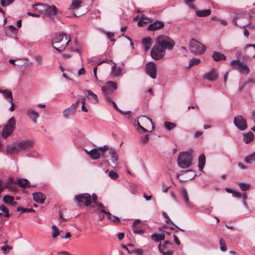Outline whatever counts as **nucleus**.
Here are the masks:
<instances>
[{
    "instance_id": "f257e3e1",
    "label": "nucleus",
    "mask_w": 255,
    "mask_h": 255,
    "mask_svg": "<svg viewBox=\"0 0 255 255\" xmlns=\"http://www.w3.org/2000/svg\"><path fill=\"white\" fill-rule=\"evenodd\" d=\"M174 45V41L170 37L164 35H159L151 50V57L155 60L162 59L165 54L166 50H171Z\"/></svg>"
},
{
    "instance_id": "f03ea898",
    "label": "nucleus",
    "mask_w": 255,
    "mask_h": 255,
    "mask_svg": "<svg viewBox=\"0 0 255 255\" xmlns=\"http://www.w3.org/2000/svg\"><path fill=\"white\" fill-rule=\"evenodd\" d=\"M33 10L40 14H44L49 16H54L58 13V9L54 5L47 4L37 3L33 4Z\"/></svg>"
},
{
    "instance_id": "7ed1b4c3",
    "label": "nucleus",
    "mask_w": 255,
    "mask_h": 255,
    "mask_svg": "<svg viewBox=\"0 0 255 255\" xmlns=\"http://www.w3.org/2000/svg\"><path fill=\"white\" fill-rule=\"evenodd\" d=\"M32 142L29 140H22L21 142H15L6 147L8 152L18 153L21 151L26 149L32 145Z\"/></svg>"
},
{
    "instance_id": "20e7f679",
    "label": "nucleus",
    "mask_w": 255,
    "mask_h": 255,
    "mask_svg": "<svg viewBox=\"0 0 255 255\" xmlns=\"http://www.w3.org/2000/svg\"><path fill=\"white\" fill-rule=\"evenodd\" d=\"M69 41L65 33L60 34L52 40L53 47L61 52L65 49Z\"/></svg>"
},
{
    "instance_id": "39448f33",
    "label": "nucleus",
    "mask_w": 255,
    "mask_h": 255,
    "mask_svg": "<svg viewBox=\"0 0 255 255\" xmlns=\"http://www.w3.org/2000/svg\"><path fill=\"white\" fill-rule=\"evenodd\" d=\"M178 165L182 168H186L192 164V157L191 153L188 151L181 152L179 154L177 160Z\"/></svg>"
},
{
    "instance_id": "423d86ee",
    "label": "nucleus",
    "mask_w": 255,
    "mask_h": 255,
    "mask_svg": "<svg viewBox=\"0 0 255 255\" xmlns=\"http://www.w3.org/2000/svg\"><path fill=\"white\" fill-rule=\"evenodd\" d=\"M16 128V121L14 117L10 118L4 126L1 134L2 137L6 138Z\"/></svg>"
},
{
    "instance_id": "0eeeda50",
    "label": "nucleus",
    "mask_w": 255,
    "mask_h": 255,
    "mask_svg": "<svg viewBox=\"0 0 255 255\" xmlns=\"http://www.w3.org/2000/svg\"><path fill=\"white\" fill-rule=\"evenodd\" d=\"M189 48L190 51L194 54L201 55L203 54L206 47L205 45L193 38L189 42Z\"/></svg>"
},
{
    "instance_id": "6e6552de",
    "label": "nucleus",
    "mask_w": 255,
    "mask_h": 255,
    "mask_svg": "<svg viewBox=\"0 0 255 255\" xmlns=\"http://www.w3.org/2000/svg\"><path fill=\"white\" fill-rule=\"evenodd\" d=\"M117 86L118 85L116 82L109 81L105 86L102 87V90L103 94L108 102L111 101L112 95L114 92L113 89L116 90Z\"/></svg>"
},
{
    "instance_id": "1a4fd4ad",
    "label": "nucleus",
    "mask_w": 255,
    "mask_h": 255,
    "mask_svg": "<svg viewBox=\"0 0 255 255\" xmlns=\"http://www.w3.org/2000/svg\"><path fill=\"white\" fill-rule=\"evenodd\" d=\"M109 149V147L107 145H104L103 147L93 148L92 149L91 157L94 160L98 159L101 156L106 158L108 156L107 153Z\"/></svg>"
},
{
    "instance_id": "9d476101",
    "label": "nucleus",
    "mask_w": 255,
    "mask_h": 255,
    "mask_svg": "<svg viewBox=\"0 0 255 255\" xmlns=\"http://www.w3.org/2000/svg\"><path fill=\"white\" fill-rule=\"evenodd\" d=\"M159 252L163 255H173V246L170 242L166 241L163 243H160L158 247Z\"/></svg>"
},
{
    "instance_id": "9b49d317",
    "label": "nucleus",
    "mask_w": 255,
    "mask_h": 255,
    "mask_svg": "<svg viewBox=\"0 0 255 255\" xmlns=\"http://www.w3.org/2000/svg\"><path fill=\"white\" fill-rule=\"evenodd\" d=\"M234 124L240 130H245L248 128L247 120L241 115L236 116L234 118Z\"/></svg>"
},
{
    "instance_id": "f8f14e48",
    "label": "nucleus",
    "mask_w": 255,
    "mask_h": 255,
    "mask_svg": "<svg viewBox=\"0 0 255 255\" xmlns=\"http://www.w3.org/2000/svg\"><path fill=\"white\" fill-rule=\"evenodd\" d=\"M74 200L77 203H82L85 205L89 206L91 203V196L88 193H83L76 195Z\"/></svg>"
},
{
    "instance_id": "ddd939ff",
    "label": "nucleus",
    "mask_w": 255,
    "mask_h": 255,
    "mask_svg": "<svg viewBox=\"0 0 255 255\" xmlns=\"http://www.w3.org/2000/svg\"><path fill=\"white\" fill-rule=\"evenodd\" d=\"M231 65L234 69L239 70L240 72L248 74L250 69L247 64L240 62L238 60H234L231 61Z\"/></svg>"
},
{
    "instance_id": "4468645a",
    "label": "nucleus",
    "mask_w": 255,
    "mask_h": 255,
    "mask_svg": "<svg viewBox=\"0 0 255 255\" xmlns=\"http://www.w3.org/2000/svg\"><path fill=\"white\" fill-rule=\"evenodd\" d=\"M146 71L147 74L152 79L156 77V67L153 62H149L146 64Z\"/></svg>"
},
{
    "instance_id": "2eb2a0df",
    "label": "nucleus",
    "mask_w": 255,
    "mask_h": 255,
    "mask_svg": "<svg viewBox=\"0 0 255 255\" xmlns=\"http://www.w3.org/2000/svg\"><path fill=\"white\" fill-rule=\"evenodd\" d=\"M246 56L249 58H253L255 56V45L249 44L245 48Z\"/></svg>"
},
{
    "instance_id": "dca6fc26",
    "label": "nucleus",
    "mask_w": 255,
    "mask_h": 255,
    "mask_svg": "<svg viewBox=\"0 0 255 255\" xmlns=\"http://www.w3.org/2000/svg\"><path fill=\"white\" fill-rule=\"evenodd\" d=\"M164 26V23L163 22L157 20L149 24L148 26V29L150 31H154L163 28Z\"/></svg>"
},
{
    "instance_id": "f3484780",
    "label": "nucleus",
    "mask_w": 255,
    "mask_h": 255,
    "mask_svg": "<svg viewBox=\"0 0 255 255\" xmlns=\"http://www.w3.org/2000/svg\"><path fill=\"white\" fill-rule=\"evenodd\" d=\"M203 78L210 81H214L218 79V76L214 70H211L205 74Z\"/></svg>"
},
{
    "instance_id": "a211bd4d",
    "label": "nucleus",
    "mask_w": 255,
    "mask_h": 255,
    "mask_svg": "<svg viewBox=\"0 0 255 255\" xmlns=\"http://www.w3.org/2000/svg\"><path fill=\"white\" fill-rule=\"evenodd\" d=\"M142 43L143 49L145 52H147L150 48L152 44V39L150 37L144 38L142 40Z\"/></svg>"
},
{
    "instance_id": "6ab92c4d",
    "label": "nucleus",
    "mask_w": 255,
    "mask_h": 255,
    "mask_svg": "<svg viewBox=\"0 0 255 255\" xmlns=\"http://www.w3.org/2000/svg\"><path fill=\"white\" fill-rule=\"evenodd\" d=\"M188 173H192V174L190 176H186V178L184 180H180L181 181L185 182L189 180H191L195 176V175L194 174L193 171L191 170H182L180 172V173H177L176 176L177 178H179V176L184 175L185 174H187Z\"/></svg>"
},
{
    "instance_id": "aec40b11",
    "label": "nucleus",
    "mask_w": 255,
    "mask_h": 255,
    "mask_svg": "<svg viewBox=\"0 0 255 255\" xmlns=\"http://www.w3.org/2000/svg\"><path fill=\"white\" fill-rule=\"evenodd\" d=\"M27 114L34 123H36L37 119L39 118L38 113L32 109H29L27 111Z\"/></svg>"
},
{
    "instance_id": "412c9836",
    "label": "nucleus",
    "mask_w": 255,
    "mask_h": 255,
    "mask_svg": "<svg viewBox=\"0 0 255 255\" xmlns=\"http://www.w3.org/2000/svg\"><path fill=\"white\" fill-rule=\"evenodd\" d=\"M34 200L39 203H43L45 200V195L40 192H35L32 194Z\"/></svg>"
},
{
    "instance_id": "4be33fe9",
    "label": "nucleus",
    "mask_w": 255,
    "mask_h": 255,
    "mask_svg": "<svg viewBox=\"0 0 255 255\" xmlns=\"http://www.w3.org/2000/svg\"><path fill=\"white\" fill-rule=\"evenodd\" d=\"M181 196L183 198L186 206L190 207V202H189V199L188 198V194L187 191L184 187L181 188Z\"/></svg>"
},
{
    "instance_id": "5701e85b",
    "label": "nucleus",
    "mask_w": 255,
    "mask_h": 255,
    "mask_svg": "<svg viewBox=\"0 0 255 255\" xmlns=\"http://www.w3.org/2000/svg\"><path fill=\"white\" fill-rule=\"evenodd\" d=\"M101 212L105 214L107 216L108 219L110 220L111 221L115 223H120V219H119V218L114 215H112L109 212H107L105 210L102 209Z\"/></svg>"
},
{
    "instance_id": "b1692460",
    "label": "nucleus",
    "mask_w": 255,
    "mask_h": 255,
    "mask_svg": "<svg viewBox=\"0 0 255 255\" xmlns=\"http://www.w3.org/2000/svg\"><path fill=\"white\" fill-rule=\"evenodd\" d=\"M87 92V98L95 103L99 102L98 96L97 95L93 93L91 90H86Z\"/></svg>"
},
{
    "instance_id": "393cba45",
    "label": "nucleus",
    "mask_w": 255,
    "mask_h": 255,
    "mask_svg": "<svg viewBox=\"0 0 255 255\" xmlns=\"http://www.w3.org/2000/svg\"><path fill=\"white\" fill-rule=\"evenodd\" d=\"M212 57L216 61H219L226 59V56L225 55L217 51H214L213 52L212 54Z\"/></svg>"
},
{
    "instance_id": "a878e982",
    "label": "nucleus",
    "mask_w": 255,
    "mask_h": 255,
    "mask_svg": "<svg viewBox=\"0 0 255 255\" xmlns=\"http://www.w3.org/2000/svg\"><path fill=\"white\" fill-rule=\"evenodd\" d=\"M109 154L111 155L112 162L115 163L116 162L118 159L119 157L118 154L116 153V150L113 148H109V149L107 151Z\"/></svg>"
},
{
    "instance_id": "bb28decb",
    "label": "nucleus",
    "mask_w": 255,
    "mask_h": 255,
    "mask_svg": "<svg viewBox=\"0 0 255 255\" xmlns=\"http://www.w3.org/2000/svg\"><path fill=\"white\" fill-rule=\"evenodd\" d=\"M206 158L204 154H201L198 158V167L200 171H202L205 164Z\"/></svg>"
},
{
    "instance_id": "cd10ccee",
    "label": "nucleus",
    "mask_w": 255,
    "mask_h": 255,
    "mask_svg": "<svg viewBox=\"0 0 255 255\" xmlns=\"http://www.w3.org/2000/svg\"><path fill=\"white\" fill-rule=\"evenodd\" d=\"M82 1L80 0H73L71 4L69 6L68 9L73 10L78 9L81 5Z\"/></svg>"
},
{
    "instance_id": "c85d7f7f",
    "label": "nucleus",
    "mask_w": 255,
    "mask_h": 255,
    "mask_svg": "<svg viewBox=\"0 0 255 255\" xmlns=\"http://www.w3.org/2000/svg\"><path fill=\"white\" fill-rule=\"evenodd\" d=\"M0 93H2L4 96L7 99L9 102H12L13 101L12 94L10 91L7 90H2L0 89Z\"/></svg>"
},
{
    "instance_id": "c756f323",
    "label": "nucleus",
    "mask_w": 255,
    "mask_h": 255,
    "mask_svg": "<svg viewBox=\"0 0 255 255\" xmlns=\"http://www.w3.org/2000/svg\"><path fill=\"white\" fill-rule=\"evenodd\" d=\"M211 14V10L209 9L196 10V14L199 17H205Z\"/></svg>"
},
{
    "instance_id": "7c9ffc66",
    "label": "nucleus",
    "mask_w": 255,
    "mask_h": 255,
    "mask_svg": "<svg viewBox=\"0 0 255 255\" xmlns=\"http://www.w3.org/2000/svg\"><path fill=\"white\" fill-rule=\"evenodd\" d=\"M254 138V133L249 131L246 134H244V141L246 143H249L252 141Z\"/></svg>"
},
{
    "instance_id": "2f4dec72",
    "label": "nucleus",
    "mask_w": 255,
    "mask_h": 255,
    "mask_svg": "<svg viewBox=\"0 0 255 255\" xmlns=\"http://www.w3.org/2000/svg\"><path fill=\"white\" fill-rule=\"evenodd\" d=\"M15 184L23 188H25L26 187H28L29 181L25 179H19L16 180Z\"/></svg>"
},
{
    "instance_id": "473e14b6",
    "label": "nucleus",
    "mask_w": 255,
    "mask_h": 255,
    "mask_svg": "<svg viewBox=\"0 0 255 255\" xmlns=\"http://www.w3.org/2000/svg\"><path fill=\"white\" fill-rule=\"evenodd\" d=\"M75 112V111L71 107H69L63 111V117L66 119H68L70 116L73 115Z\"/></svg>"
},
{
    "instance_id": "72a5a7b5",
    "label": "nucleus",
    "mask_w": 255,
    "mask_h": 255,
    "mask_svg": "<svg viewBox=\"0 0 255 255\" xmlns=\"http://www.w3.org/2000/svg\"><path fill=\"white\" fill-rule=\"evenodd\" d=\"M16 180L13 177H9L7 182L4 183L5 186V188H9L11 190H14L15 187L11 184L13 183L15 184Z\"/></svg>"
},
{
    "instance_id": "f704fd0d",
    "label": "nucleus",
    "mask_w": 255,
    "mask_h": 255,
    "mask_svg": "<svg viewBox=\"0 0 255 255\" xmlns=\"http://www.w3.org/2000/svg\"><path fill=\"white\" fill-rule=\"evenodd\" d=\"M150 22V19L145 16L144 15H142L140 20L138 22L137 24L139 26H144V24Z\"/></svg>"
},
{
    "instance_id": "c9c22d12",
    "label": "nucleus",
    "mask_w": 255,
    "mask_h": 255,
    "mask_svg": "<svg viewBox=\"0 0 255 255\" xmlns=\"http://www.w3.org/2000/svg\"><path fill=\"white\" fill-rule=\"evenodd\" d=\"M0 210L1 212H0L1 213V215L4 214V215L5 217H9L10 215L9 214L8 209L5 205H1L0 206Z\"/></svg>"
},
{
    "instance_id": "e433bc0d",
    "label": "nucleus",
    "mask_w": 255,
    "mask_h": 255,
    "mask_svg": "<svg viewBox=\"0 0 255 255\" xmlns=\"http://www.w3.org/2000/svg\"><path fill=\"white\" fill-rule=\"evenodd\" d=\"M52 236L53 238H55L60 235V231L56 225L52 226Z\"/></svg>"
},
{
    "instance_id": "4c0bfd02",
    "label": "nucleus",
    "mask_w": 255,
    "mask_h": 255,
    "mask_svg": "<svg viewBox=\"0 0 255 255\" xmlns=\"http://www.w3.org/2000/svg\"><path fill=\"white\" fill-rule=\"evenodd\" d=\"M255 161V151L249 156H248L246 159L245 161L248 163H252Z\"/></svg>"
},
{
    "instance_id": "58836bf2",
    "label": "nucleus",
    "mask_w": 255,
    "mask_h": 255,
    "mask_svg": "<svg viewBox=\"0 0 255 255\" xmlns=\"http://www.w3.org/2000/svg\"><path fill=\"white\" fill-rule=\"evenodd\" d=\"M14 200V198L10 195H5L3 197V202L7 204H10Z\"/></svg>"
},
{
    "instance_id": "ea45409f",
    "label": "nucleus",
    "mask_w": 255,
    "mask_h": 255,
    "mask_svg": "<svg viewBox=\"0 0 255 255\" xmlns=\"http://www.w3.org/2000/svg\"><path fill=\"white\" fill-rule=\"evenodd\" d=\"M164 125L165 127L169 130H171L176 127V125L174 123L169 122H165Z\"/></svg>"
},
{
    "instance_id": "a19ab883",
    "label": "nucleus",
    "mask_w": 255,
    "mask_h": 255,
    "mask_svg": "<svg viewBox=\"0 0 255 255\" xmlns=\"http://www.w3.org/2000/svg\"><path fill=\"white\" fill-rule=\"evenodd\" d=\"M220 250L223 252H226L227 251L226 244L225 240L221 238L220 240Z\"/></svg>"
},
{
    "instance_id": "79ce46f5",
    "label": "nucleus",
    "mask_w": 255,
    "mask_h": 255,
    "mask_svg": "<svg viewBox=\"0 0 255 255\" xmlns=\"http://www.w3.org/2000/svg\"><path fill=\"white\" fill-rule=\"evenodd\" d=\"M200 62H201V60L199 58H193L190 61L189 66L191 67L193 65H197L199 63H200Z\"/></svg>"
},
{
    "instance_id": "37998d69",
    "label": "nucleus",
    "mask_w": 255,
    "mask_h": 255,
    "mask_svg": "<svg viewBox=\"0 0 255 255\" xmlns=\"http://www.w3.org/2000/svg\"><path fill=\"white\" fill-rule=\"evenodd\" d=\"M139 119L141 121H144L145 120L148 121L150 123L151 125H152V130L154 129V126L153 123L150 118H149L146 116H142V117H140Z\"/></svg>"
},
{
    "instance_id": "c03bdc74",
    "label": "nucleus",
    "mask_w": 255,
    "mask_h": 255,
    "mask_svg": "<svg viewBox=\"0 0 255 255\" xmlns=\"http://www.w3.org/2000/svg\"><path fill=\"white\" fill-rule=\"evenodd\" d=\"M15 0H0V4L2 6H6L13 3Z\"/></svg>"
},
{
    "instance_id": "a18cd8bd",
    "label": "nucleus",
    "mask_w": 255,
    "mask_h": 255,
    "mask_svg": "<svg viewBox=\"0 0 255 255\" xmlns=\"http://www.w3.org/2000/svg\"><path fill=\"white\" fill-rule=\"evenodd\" d=\"M133 232L136 234L141 235L144 233L143 229L139 227H136L135 226L133 227Z\"/></svg>"
},
{
    "instance_id": "49530a36",
    "label": "nucleus",
    "mask_w": 255,
    "mask_h": 255,
    "mask_svg": "<svg viewBox=\"0 0 255 255\" xmlns=\"http://www.w3.org/2000/svg\"><path fill=\"white\" fill-rule=\"evenodd\" d=\"M122 71H123L122 68L119 67L115 70V71L112 74L113 76H116V77L121 76L122 73Z\"/></svg>"
},
{
    "instance_id": "de8ad7c7",
    "label": "nucleus",
    "mask_w": 255,
    "mask_h": 255,
    "mask_svg": "<svg viewBox=\"0 0 255 255\" xmlns=\"http://www.w3.org/2000/svg\"><path fill=\"white\" fill-rule=\"evenodd\" d=\"M17 211L18 212H20L21 213H25V212H31L33 211V210L32 208L30 209H26L24 208H21V207H18L17 208Z\"/></svg>"
},
{
    "instance_id": "09e8293b",
    "label": "nucleus",
    "mask_w": 255,
    "mask_h": 255,
    "mask_svg": "<svg viewBox=\"0 0 255 255\" xmlns=\"http://www.w3.org/2000/svg\"><path fill=\"white\" fill-rule=\"evenodd\" d=\"M239 186L243 191H247L250 188V185L245 183H240L239 184Z\"/></svg>"
},
{
    "instance_id": "8fccbe9b",
    "label": "nucleus",
    "mask_w": 255,
    "mask_h": 255,
    "mask_svg": "<svg viewBox=\"0 0 255 255\" xmlns=\"http://www.w3.org/2000/svg\"><path fill=\"white\" fill-rule=\"evenodd\" d=\"M109 175L112 179H116L119 177L118 174L113 170L109 172Z\"/></svg>"
},
{
    "instance_id": "3c124183",
    "label": "nucleus",
    "mask_w": 255,
    "mask_h": 255,
    "mask_svg": "<svg viewBox=\"0 0 255 255\" xmlns=\"http://www.w3.org/2000/svg\"><path fill=\"white\" fill-rule=\"evenodd\" d=\"M106 34L107 35V38L110 39L111 41L114 42L116 41V40L115 39L112 38L115 36L114 33L111 32H107L106 33Z\"/></svg>"
},
{
    "instance_id": "603ef678",
    "label": "nucleus",
    "mask_w": 255,
    "mask_h": 255,
    "mask_svg": "<svg viewBox=\"0 0 255 255\" xmlns=\"http://www.w3.org/2000/svg\"><path fill=\"white\" fill-rule=\"evenodd\" d=\"M34 59L39 65H41L43 63V58L40 55H37L35 56Z\"/></svg>"
},
{
    "instance_id": "864d4df0",
    "label": "nucleus",
    "mask_w": 255,
    "mask_h": 255,
    "mask_svg": "<svg viewBox=\"0 0 255 255\" xmlns=\"http://www.w3.org/2000/svg\"><path fill=\"white\" fill-rule=\"evenodd\" d=\"M163 215L164 216V217L167 219V220L166 221V223L167 224H171L172 225H174V224L173 223V222L171 221V220L170 219L168 215H167V214L165 212H163Z\"/></svg>"
},
{
    "instance_id": "5fc2aeb1",
    "label": "nucleus",
    "mask_w": 255,
    "mask_h": 255,
    "mask_svg": "<svg viewBox=\"0 0 255 255\" xmlns=\"http://www.w3.org/2000/svg\"><path fill=\"white\" fill-rule=\"evenodd\" d=\"M8 28H9V30L13 34H16V33L17 32V31H18L17 29L16 28H15L14 26H13V25H9L8 26Z\"/></svg>"
},
{
    "instance_id": "6e6d98bb",
    "label": "nucleus",
    "mask_w": 255,
    "mask_h": 255,
    "mask_svg": "<svg viewBox=\"0 0 255 255\" xmlns=\"http://www.w3.org/2000/svg\"><path fill=\"white\" fill-rule=\"evenodd\" d=\"M11 249H12V247L7 246V245L3 246L1 247V250L2 251L5 252H7V251H8V252H9Z\"/></svg>"
},
{
    "instance_id": "4d7b16f0",
    "label": "nucleus",
    "mask_w": 255,
    "mask_h": 255,
    "mask_svg": "<svg viewBox=\"0 0 255 255\" xmlns=\"http://www.w3.org/2000/svg\"><path fill=\"white\" fill-rule=\"evenodd\" d=\"M148 136V134H146L144 137H142L141 139V142L143 144L146 143L149 140Z\"/></svg>"
},
{
    "instance_id": "13d9d810",
    "label": "nucleus",
    "mask_w": 255,
    "mask_h": 255,
    "mask_svg": "<svg viewBox=\"0 0 255 255\" xmlns=\"http://www.w3.org/2000/svg\"><path fill=\"white\" fill-rule=\"evenodd\" d=\"M151 239L154 241L155 242H158L159 241V237H158V234H153L151 235Z\"/></svg>"
},
{
    "instance_id": "bf43d9fd",
    "label": "nucleus",
    "mask_w": 255,
    "mask_h": 255,
    "mask_svg": "<svg viewBox=\"0 0 255 255\" xmlns=\"http://www.w3.org/2000/svg\"><path fill=\"white\" fill-rule=\"evenodd\" d=\"M79 101L80 100L77 101L75 103L73 104L71 106V108H72L75 111H76L77 108L79 106Z\"/></svg>"
},
{
    "instance_id": "052dcab7",
    "label": "nucleus",
    "mask_w": 255,
    "mask_h": 255,
    "mask_svg": "<svg viewBox=\"0 0 255 255\" xmlns=\"http://www.w3.org/2000/svg\"><path fill=\"white\" fill-rule=\"evenodd\" d=\"M233 196L237 198H241L242 197L241 194L237 191H234L233 193Z\"/></svg>"
},
{
    "instance_id": "680f3d73",
    "label": "nucleus",
    "mask_w": 255,
    "mask_h": 255,
    "mask_svg": "<svg viewBox=\"0 0 255 255\" xmlns=\"http://www.w3.org/2000/svg\"><path fill=\"white\" fill-rule=\"evenodd\" d=\"M85 73V70L84 68H81L78 71V76H81L82 75L84 74Z\"/></svg>"
},
{
    "instance_id": "e2e57ef3",
    "label": "nucleus",
    "mask_w": 255,
    "mask_h": 255,
    "mask_svg": "<svg viewBox=\"0 0 255 255\" xmlns=\"http://www.w3.org/2000/svg\"><path fill=\"white\" fill-rule=\"evenodd\" d=\"M5 188L4 183L0 180V193Z\"/></svg>"
},
{
    "instance_id": "0e129e2a",
    "label": "nucleus",
    "mask_w": 255,
    "mask_h": 255,
    "mask_svg": "<svg viewBox=\"0 0 255 255\" xmlns=\"http://www.w3.org/2000/svg\"><path fill=\"white\" fill-rule=\"evenodd\" d=\"M27 14L28 15L31 16L32 17H39V16H40V15H39L40 13H38L37 14V13H32L31 12H27Z\"/></svg>"
},
{
    "instance_id": "69168bd1",
    "label": "nucleus",
    "mask_w": 255,
    "mask_h": 255,
    "mask_svg": "<svg viewBox=\"0 0 255 255\" xmlns=\"http://www.w3.org/2000/svg\"><path fill=\"white\" fill-rule=\"evenodd\" d=\"M133 253H135L139 255H142V254H143V251L140 249L133 250Z\"/></svg>"
},
{
    "instance_id": "338daca9",
    "label": "nucleus",
    "mask_w": 255,
    "mask_h": 255,
    "mask_svg": "<svg viewBox=\"0 0 255 255\" xmlns=\"http://www.w3.org/2000/svg\"><path fill=\"white\" fill-rule=\"evenodd\" d=\"M112 61L111 60H110V59H104L103 61H100V62L98 63V65H101L104 63H110V62H112Z\"/></svg>"
},
{
    "instance_id": "774afa93",
    "label": "nucleus",
    "mask_w": 255,
    "mask_h": 255,
    "mask_svg": "<svg viewBox=\"0 0 255 255\" xmlns=\"http://www.w3.org/2000/svg\"><path fill=\"white\" fill-rule=\"evenodd\" d=\"M173 238H174V241L175 242V243L177 245H180V242L179 241V240L178 239V237L174 235H173Z\"/></svg>"
}]
</instances>
